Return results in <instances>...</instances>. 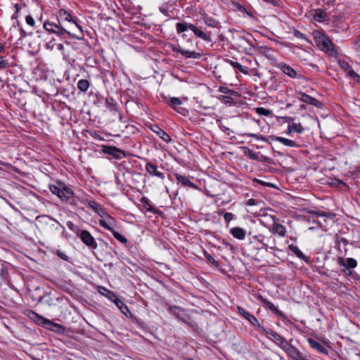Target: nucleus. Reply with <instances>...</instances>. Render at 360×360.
<instances>
[{"label":"nucleus","instance_id":"nucleus-9","mask_svg":"<svg viewBox=\"0 0 360 360\" xmlns=\"http://www.w3.org/2000/svg\"><path fill=\"white\" fill-rule=\"evenodd\" d=\"M102 152L105 154L112 155L116 160H120L127 156V153L115 146H103Z\"/></svg>","mask_w":360,"mask_h":360},{"label":"nucleus","instance_id":"nucleus-63","mask_svg":"<svg viewBox=\"0 0 360 360\" xmlns=\"http://www.w3.org/2000/svg\"><path fill=\"white\" fill-rule=\"evenodd\" d=\"M262 247L261 248H264L266 250H267L268 248H270L271 250H274L275 249V245L269 247L266 243H264V241L263 242V243H262Z\"/></svg>","mask_w":360,"mask_h":360},{"label":"nucleus","instance_id":"nucleus-46","mask_svg":"<svg viewBox=\"0 0 360 360\" xmlns=\"http://www.w3.org/2000/svg\"><path fill=\"white\" fill-rule=\"evenodd\" d=\"M219 99L226 103H231L233 101V98L229 96L221 95L219 96Z\"/></svg>","mask_w":360,"mask_h":360},{"label":"nucleus","instance_id":"nucleus-38","mask_svg":"<svg viewBox=\"0 0 360 360\" xmlns=\"http://www.w3.org/2000/svg\"><path fill=\"white\" fill-rule=\"evenodd\" d=\"M111 233H112L113 236L120 243L123 244H126L127 243V239L117 231L113 230Z\"/></svg>","mask_w":360,"mask_h":360},{"label":"nucleus","instance_id":"nucleus-12","mask_svg":"<svg viewBox=\"0 0 360 360\" xmlns=\"http://www.w3.org/2000/svg\"><path fill=\"white\" fill-rule=\"evenodd\" d=\"M173 51L176 53H181L183 56L187 58L198 59L202 56L200 53H197L193 51L185 50L180 46H174L173 48Z\"/></svg>","mask_w":360,"mask_h":360},{"label":"nucleus","instance_id":"nucleus-19","mask_svg":"<svg viewBox=\"0 0 360 360\" xmlns=\"http://www.w3.org/2000/svg\"><path fill=\"white\" fill-rule=\"evenodd\" d=\"M277 68H279L283 73L291 78H295L297 77V72L286 63H280L277 65Z\"/></svg>","mask_w":360,"mask_h":360},{"label":"nucleus","instance_id":"nucleus-61","mask_svg":"<svg viewBox=\"0 0 360 360\" xmlns=\"http://www.w3.org/2000/svg\"><path fill=\"white\" fill-rule=\"evenodd\" d=\"M20 39L25 38L27 36V32L21 27L20 29Z\"/></svg>","mask_w":360,"mask_h":360},{"label":"nucleus","instance_id":"nucleus-44","mask_svg":"<svg viewBox=\"0 0 360 360\" xmlns=\"http://www.w3.org/2000/svg\"><path fill=\"white\" fill-rule=\"evenodd\" d=\"M205 256L207 258V259L209 261L210 263L212 264L213 265L217 266H218V262H217L214 258L207 252L205 253Z\"/></svg>","mask_w":360,"mask_h":360},{"label":"nucleus","instance_id":"nucleus-24","mask_svg":"<svg viewBox=\"0 0 360 360\" xmlns=\"http://www.w3.org/2000/svg\"><path fill=\"white\" fill-rule=\"evenodd\" d=\"M167 104L172 108L174 110L184 115V113L182 112L183 110H185L184 108H178V106L182 104V101L181 98L177 97H172L169 98V101L167 102Z\"/></svg>","mask_w":360,"mask_h":360},{"label":"nucleus","instance_id":"nucleus-26","mask_svg":"<svg viewBox=\"0 0 360 360\" xmlns=\"http://www.w3.org/2000/svg\"><path fill=\"white\" fill-rule=\"evenodd\" d=\"M230 233L238 240H243L245 238V230L240 227H233L230 229Z\"/></svg>","mask_w":360,"mask_h":360},{"label":"nucleus","instance_id":"nucleus-17","mask_svg":"<svg viewBox=\"0 0 360 360\" xmlns=\"http://www.w3.org/2000/svg\"><path fill=\"white\" fill-rule=\"evenodd\" d=\"M88 205L90 208H91L96 213H97L100 217H103L104 216H107L110 219H112L111 217H110L105 210L101 206L98 202L94 200H90L88 202Z\"/></svg>","mask_w":360,"mask_h":360},{"label":"nucleus","instance_id":"nucleus-5","mask_svg":"<svg viewBox=\"0 0 360 360\" xmlns=\"http://www.w3.org/2000/svg\"><path fill=\"white\" fill-rule=\"evenodd\" d=\"M242 135L243 136H247L248 137H252V138H255L257 140H261V141H264V142H266L268 141V139H269L271 141H278V142L282 143L285 146H290V147H297L298 146L297 144V143L295 141H292V140L288 139H285V138H283V137H281V136H274V135L270 136H269V138H266V137H265L264 136H262V135H258V134H253V133H245V134H243Z\"/></svg>","mask_w":360,"mask_h":360},{"label":"nucleus","instance_id":"nucleus-6","mask_svg":"<svg viewBox=\"0 0 360 360\" xmlns=\"http://www.w3.org/2000/svg\"><path fill=\"white\" fill-rule=\"evenodd\" d=\"M314 39L317 45L323 51L333 54L334 52V44L328 36L318 32L315 34Z\"/></svg>","mask_w":360,"mask_h":360},{"label":"nucleus","instance_id":"nucleus-52","mask_svg":"<svg viewBox=\"0 0 360 360\" xmlns=\"http://www.w3.org/2000/svg\"><path fill=\"white\" fill-rule=\"evenodd\" d=\"M25 20H26V22L29 25H30L31 27H34V26L35 20H34V18L31 15H27L26 18H25Z\"/></svg>","mask_w":360,"mask_h":360},{"label":"nucleus","instance_id":"nucleus-56","mask_svg":"<svg viewBox=\"0 0 360 360\" xmlns=\"http://www.w3.org/2000/svg\"><path fill=\"white\" fill-rule=\"evenodd\" d=\"M253 238L257 240L261 244L263 243V242L264 241V236L260 234L253 236Z\"/></svg>","mask_w":360,"mask_h":360},{"label":"nucleus","instance_id":"nucleus-18","mask_svg":"<svg viewBox=\"0 0 360 360\" xmlns=\"http://www.w3.org/2000/svg\"><path fill=\"white\" fill-rule=\"evenodd\" d=\"M150 129L165 142L169 143L172 141L169 135L167 134L163 129H162L159 126L153 124L150 127Z\"/></svg>","mask_w":360,"mask_h":360},{"label":"nucleus","instance_id":"nucleus-33","mask_svg":"<svg viewBox=\"0 0 360 360\" xmlns=\"http://www.w3.org/2000/svg\"><path fill=\"white\" fill-rule=\"evenodd\" d=\"M78 89L82 92H86L90 86V82L87 79H79L77 84Z\"/></svg>","mask_w":360,"mask_h":360},{"label":"nucleus","instance_id":"nucleus-1","mask_svg":"<svg viewBox=\"0 0 360 360\" xmlns=\"http://www.w3.org/2000/svg\"><path fill=\"white\" fill-rule=\"evenodd\" d=\"M49 189L52 193L56 195L62 200H65L71 204L73 202V191L60 181L57 182L56 184L50 185Z\"/></svg>","mask_w":360,"mask_h":360},{"label":"nucleus","instance_id":"nucleus-31","mask_svg":"<svg viewBox=\"0 0 360 360\" xmlns=\"http://www.w3.org/2000/svg\"><path fill=\"white\" fill-rule=\"evenodd\" d=\"M288 248L292 251L298 258L304 261L307 260V257L303 254V252L298 248V247L294 245H290Z\"/></svg>","mask_w":360,"mask_h":360},{"label":"nucleus","instance_id":"nucleus-64","mask_svg":"<svg viewBox=\"0 0 360 360\" xmlns=\"http://www.w3.org/2000/svg\"><path fill=\"white\" fill-rule=\"evenodd\" d=\"M217 214H218V215H219V216H221V215H223V216H224V214H225L226 212H224V210L220 209V210H217Z\"/></svg>","mask_w":360,"mask_h":360},{"label":"nucleus","instance_id":"nucleus-28","mask_svg":"<svg viewBox=\"0 0 360 360\" xmlns=\"http://www.w3.org/2000/svg\"><path fill=\"white\" fill-rule=\"evenodd\" d=\"M226 62L229 64H230L233 68L238 70L240 72L245 75H248V68L241 65L239 63L233 61L229 59H226Z\"/></svg>","mask_w":360,"mask_h":360},{"label":"nucleus","instance_id":"nucleus-13","mask_svg":"<svg viewBox=\"0 0 360 360\" xmlns=\"http://www.w3.org/2000/svg\"><path fill=\"white\" fill-rule=\"evenodd\" d=\"M174 176H175L178 184H181V186H188V187H190V188L195 189V190H199L198 186L196 184H195L194 183L191 182L189 180L188 176H186L185 175L180 174L179 173H175Z\"/></svg>","mask_w":360,"mask_h":360},{"label":"nucleus","instance_id":"nucleus-40","mask_svg":"<svg viewBox=\"0 0 360 360\" xmlns=\"http://www.w3.org/2000/svg\"><path fill=\"white\" fill-rule=\"evenodd\" d=\"M291 128L292 129L293 132L302 133L304 131V127L302 126L300 123H292L290 124Z\"/></svg>","mask_w":360,"mask_h":360},{"label":"nucleus","instance_id":"nucleus-43","mask_svg":"<svg viewBox=\"0 0 360 360\" xmlns=\"http://www.w3.org/2000/svg\"><path fill=\"white\" fill-rule=\"evenodd\" d=\"M99 224L101 226L110 232H112L114 230L108 224V223L105 220L100 219Z\"/></svg>","mask_w":360,"mask_h":360},{"label":"nucleus","instance_id":"nucleus-35","mask_svg":"<svg viewBox=\"0 0 360 360\" xmlns=\"http://www.w3.org/2000/svg\"><path fill=\"white\" fill-rule=\"evenodd\" d=\"M292 341V339H290L289 341H288L284 337L282 336L281 338H279V340L276 341L275 344L284 351Z\"/></svg>","mask_w":360,"mask_h":360},{"label":"nucleus","instance_id":"nucleus-36","mask_svg":"<svg viewBox=\"0 0 360 360\" xmlns=\"http://www.w3.org/2000/svg\"><path fill=\"white\" fill-rule=\"evenodd\" d=\"M203 20L207 26L211 27H217L219 25V22L211 17L205 16Z\"/></svg>","mask_w":360,"mask_h":360},{"label":"nucleus","instance_id":"nucleus-55","mask_svg":"<svg viewBox=\"0 0 360 360\" xmlns=\"http://www.w3.org/2000/svg\"><path fill=\"white\" fill-rule=\"evenodd\" d=\"M116 305L121 309V311L124 313L122 308L124 307L125 309L128 310V307L125 305L122 301L117 300L115 302Z\"/></svg>","mask_w":360,"mask_h":360},{"label":"nucleus","instance_id":"nucleus-8","mask_svg":"<svg viewBox=\"0 0 360 360\" xmlns=\"http://www.w3.org/2000/svg\"><path fill=\"white\" fill-rule=\"evenodd\" d=\"M76 234L88 248L93 250L97 248V243L89 231L77 229Z\"/></svg>","mask_w":360,"mask_h":360},{"label":"nucleus","instance_id":"nucleus-45","mask_svg":"<svg viewBox=\"0 0 360 360\" xmlns=\"http://www.w3.org/2000/svg\"><path fill=\"white\" fill-rule=\"evenodd\" d=\"M9 66V63L7 59H6L4 57L0 56V68H6Z\"/></svg>","mask_w":360,"mask_h":360},{"label":"nucleus","instance_id":"nucleus-34","mask_svg":"<svg viewBox=\"0 0 360 360\" xmlns=\"http://www.w3.org/2000/svg\"><path fill=\"white\" fill-rule=\"evenodd\" d=\"M219 91L226 94H230L231 96L234 97L240 96V94L238 91L230 89L228 87L224 86H219Z\"/></svg>","mask_w":360,"mask_h":360},{"label":"nucleus","instance_id":"nucleus-23","mask_svg":"<svg viewBox=\"0 0 360 360\" xmlns=\"http://www.w3.org/2000/svg\"><path fill=\"white\" fill-rule=\"evenodd\" d=\"M191 30L198 37L201 38L204 41L207 42L212 41V39L210 38V32H205L194 25H193Z\"/></svg>","mask_w":360,"mask_h":360},{"label":"nucleus","instance_id":"nucleus-60","mask_svg":"<svg viewBox=\"0 0 360 360\" xmlns=\"http://www.w3.org/2000/svg\"><path fill=\"white\" fill-rule=\"evenodd\" d=\"M159 98L167 103L169 98H167L163 93L160 94Z\"/></svg>","mask_w":360,"mask_h":360},{"label":"nucleus","instance_id":"nucleus-51","mask_svg":"<svg viewBox=\"0 0 360 360\" xmlns=\"http://www.w3.org/2000/svg\"><path fill=\"white\" fill-rule=\"evenodd\" d=\"M56 254L62 259L65 260V261H68L69 259V257L68 256L63 252H62L61 250H58L56 252Z\"/></svg>","mask_w":360,"mask_h":360},{"label":"nucleus","instance_id":"nucleus-32","mask_svg":"<svg viewBox=\"0 0 360 360\" xmlns=\"http://www.w3.org/2000/svg\"><path fill=\"white\" fill-rule=\"evenodd\" d=\"M257 51L259 53L262 54L267 58H269V59L273 58V56L271 54V51H272L271 49H270L267 46H262L257 47Z\"/></svg>","mask_w":360,"mask_h":360},{"label":"nucleus","instance_id":"nucleus-25","mask_svg":"<svg viewBox=\"0 0 360 360\" xmlns=\"http://www.w3.org/2000/svg\"><path fill=\"white\" fill-rule=\"evenodd\" d=\"M260 330L263 333H264L267 336V338H269L271 340H272L274 343L276 342V341L279 340V338H281L282 337L278 333H276L272 330H270V329H266L264 327H261Z\"/></svg>","mask_w":360,"mask_h":360},{"label":"nucleus","instance_id":"nucleus-50","mask_svg":"<svg viewBox=\"0 0 360 360\" xmlns=\"http://www.w3.org/2000/svg\"><path fill=\"white\" fill-rule=\"evenodd\" d=\"M264 2L271 4L274 6L280 7L282 5V2L280 0H263Z\"/></svg>","mask_w":360,"mask_h":360},{"label":"nucleus","instance_id":"nucleus-58","mask_svg":"<svg viewBox=\"0 0 360 360\" xmlns=\"http://www.w3.org/2000/svg\"><path fill=\"white\" fill-rule=\"evenodd\" d=\"M317 214L319 216V217H330L331 219H332V214H330V213H326L323 211H321V212H317Z\"/></svg>","mask_w":360,"mask_h":360},{"label":"nucleus","instance_id":"nucleus-20","mask_svg":"<svg viewBox=\"0 0 360 360\" xmlns=\"http://www.w3.org/2000/svg\"><path fill=\"white\" fill-rule=\"evenodd\" d=\"M60 16L61 18H63L65 20L74 23L76 27L79 30L80 36L83 38L84 34L82 26L79 25L75 20H73L72 15L68 11H66L65 10H60Z\"/></svg>","mask_w":360,"mask_h":360},{"label":"nucleus","instance_id":"nucleus-3","mask_svg":"<svg viewBox=\"0 0 360 360\" xmlns=\"http://www.w3.org/2000/svg\"><path fill=\"white\" fill-rule=\"evenodd\" d=\"M43 27L48 33L55 34L58 37H63L65 34H66L68 36H70V38L72 39H76L78 40L82 39L81 36L73 34L70 31L63 27V26L58 25L55 22H51L49 20H46L44 22Z\"/></svg>","mask_w":360,"mask_h":360},{"label":"nucleus","instance_id":"nucleus-39","mask_svg":"<svg viewBox=\"0 0 360 360\" xmlns=\"http://www.w3.org/2000/svg\"><path fill=\"white\" fill-rule=\"evenodd\" d=\"M347 75L354 79L360 85V75L356 74L353 70H349Z\"/></svg>","mask_w":360,"mask_h":360},{"label":"nucleus","instance_id":"nucleus-62","mask_svg":"<svg viewBox=\"0 0 360 360\" xmlns=\"http://www.w3.org/2000/svg\"><path fill=\"white\" fill-rule=\"evenodd\" d=\"M160 11L162 14H164L165 16H169V11H168V10H167V9H166V8H163V7H160Z\"/></svg>","mask_w":360,"mask_h":360},{"label":"nucleus","instance_id":"nucleus-54","mask_svg":"<svg viewBox=\"0 0 360 360\" xmlns=\"http://www.w3.org/2000/svg\"><path fill=\"white\" fill-rule=\"evenodd\" d=\"M247 154L252 160H257V155L256 153L254 152L253 150H250V149H248Z\"/></svg>","mask_w":360,"mask_h":360},{"label":"nucleus","instance_id":"nucleus-14","mask_svg":"<svg viewBox=\"0 0 360 360\" xmlns=\"http://www.w3.org/2000/svg\"><path fill=\"white\" fill-rule=\"evenodd\" d=\"M237 310L238 314L245 319H246L252 325L257 326L261 329L262 326H260L257 318L254 315H252L250 313L245 311L241 307H238Z\"/></svg>","mask_w":360,"mask_h":360},{"label":"nucleus","instance_id":"nucleus-7","mask_svg":"<svg viewBox=\"0 0 360 360\" xmlns=\"http://www.w3.org/2000/svg\"><path fill=\"white\" fill-rule=\"evenodd\" d=\"M184 311H185L184 309H183L182 307H179V306L168 305V307H167V311L169 312V314L175 316L179 321L186 323L188 326L193 328H197L198 326H197L196 323H195L194 321H189L185 319L182 316L181 313L184 312Z\"/></svg>","mask_w":360,"mask_h":360},{"label":"nucleus","instance_id":"nucleus-37","mask_svg":"<svg viewBox=\"0 0 360 360\" xmlns=\"http://www.w3.org/2000/svg\"><path fill=\"white\" fill-rule=\"evenodd\" d=\"M105 105L110 110H114L115 107L117 105V102L113 98L109 96L105 98Z\"/></svg>","mask_w":360,"mask_h":360},{"label":"nucleus","instance_id":"nucleus-59","mask_svg":"<svg viewBox=\"0 0 360 360\" xmlns=\"http://www.w3.org/2000/svg\"><path fill=\"white\" fill-rule=\"evenodd\" d=\"M67 226H68V227L70 230H72V231H75V233H76V232H77V230L76 231V230L75 229V224H74L72 221H68V222L67 223Z\"/></svg>","mask_w":360,"mask_h":360},{"label":"nucleus","instance_id":"nucleus-4","mask_svg":"<svg viewBox=\"0 0 360 360\" xmlns=\"http://www.w3.org/2000/svg\"><path fill=\"white\" fill-rule=\"evenodd\" d=\"M28 316L37 324L42 326L49 330H51L56 332H60L65 329L64 327H63L60 324L53 323L51 321L41 316V315H39L34 311H30Z\"/></svg>","mask_w":360,"mask_h":360},{"label":"nucleus","instance_id":"nucleus-22","mask_svg":"<svg viewBox=\"0 0 360 360\" xmlns=\"http://www.w3.org/2000/svg\"><path fill=\"white\" fill-rule=\"evenodd\" d=\"M314 19L319 22H323L328 20L327 13L323 9H316L313 11Z\"/></svg>","mask_w":360,"mask_h":360},{"label":"nucleus","instance_id":"nucleus-10","mask_svg":"<svg viewBox=\"0 0 360 360\" xmlns=\"http://www.w3.org/2000/svg\"><path fill=\"white\" fill-rule=\"evenodd\" d=\"M298 94V99L305 103H307L309 105H311L313 106H315L316 108H321L322 103L318 101L316 98L307 94L304 92H299Z\"/></svg>","mask_w":360,"mask_h":360},{"label":"nucleus","instance_id":"nucleus-27","mask_svg":"<svg viewBox=\"0 0 360 360\" xmlns=\"http://www.w3.org/2000/svg\"><path fill=\"white\" fill-rule=\"evenodd\" d=\"M271 231L274 234H278V236L283 237L285 235L286 229L285 227L282 224H280L274 221V223L272 225Z\"/></svg>","mask_w":360,"mask_h":360},{"label":"nucleus","instance_id":"nucleus-2","mask_svg":"<svg viewBox=\"0 0 360 360\" xmlns=\"http://www.w3.org/2000/svg\"><path fill=\"white\" fill-rule=\"evenodd\" d=\"M338 266L340 267V271L345 277L354 278L356 274L354 269L357 266L358 262L354 258L338 257L337 259Z\"/></svg>","mask_w":360,"mask_h":360},{"label":"nucleus","instance_id":"nucleus-29","mask_svg":"<svg viewBox=\"0 0 360 360\" xmlns=\"http://www.w3.org/2000/svg\"><path fill=\"white\" fill-rule=\"evenodd\" d=\"M193 24H189L186 22H178L176 25V30L178 34H181L188 30H192Z\"/></svg>","mask_w":360,"mask_h":360},{"label":"nucleus","instance_id":"nucleus-53","mask_svg":"<svg viewBox=\"0 0 360 360\" xmlns=\"http://www.w3.org/2000/svg\"><path fill=\"white\" fill-rule=\"evenodd\" d=\"M294 35L297 38H299V39H304V40L307 39L306 36L303 33L300 32V31H298L297 30L294 31Z\"/></svg>","mask_w":360,"mask_h":360},{"label":"nucleus","instance_id":"nucleus-15","mask_svg":"<svg viewBox=\"0 0 360 360\" xmlns=\"http://www.w3.org/2000/svg\"><path fill=\"white\" fill-rule=\"evenodd\" d=\"M258 300H259L264 304V307L268 308L273 313L276 314L277 316L280 317H284L283 313L278 309L276 306L271 302H269L266 298H264L262 295L258 296Z\"/></svg>","mask_w":360,"mask_h":360},{"label":"nucleus","instance_id":"nucleus-11","mask_svg":"<svg viewBox=\"0 0 360 360\" xmlns=\"http://www.w3.org/2000/svg\"><path fill=\"white\" fill-rule=\"evenodd\" d=\"M284 352L290 357L292 360H304L302 353L291 342L285 349Z\"/></svg>","mask_w":360,"mask_h":360},{"label":"nucleus","instance_id":"nucleus-49","mask_svg":"<svg viewBox=\"0 0 360 360\" xmlns=\"http://www.w3.org/2000/svg\"><path fill=\"white\" fill-rule=\"evenodd\" d=\"M236 9L240 11V13H247L249 15H251L250 13H249L248 11H247V9L243 6H242L241 4L237 3L236 4Z\"/></svg>","mask_w":360,"mask_h":360},{"label":"nucleus","instance_id":"nucleus-16","mask_svg":"<svg viewBox=\"0 0 360 360\" xmlns=\"http://www.w3.org/2000/svg\"><path fill=\"white\" fill-rule=\"evenodd\" d=\"M146 170L152 176H155L162 180L165 179L164 173L158 171V167L151 162H148L146 165Z\"/></svg>","mask_w":360,"mask_h":360},{"label":"nucleus","instance_id":"nucleus-30","mask_svg":"<svg viewBox=\"0 0 360 360\" xmlns=\"http://www.w3.org/2000/svg\"><path fill=\"white\" fill-rule=\"evenodd\" d=\"M141 202L143 204V207L145 210L148 212L155 213L156 210L152 206L150 200L146 197H142Z\"/></svg>","mask_w":360,"mask_h":360},{"label":"nucleus","instance_id":"nucleus-47","mask_svg":"<svg viewBox=\"0 0 360 360\" xmlns=\"http://www.w3.org/2000/svg\"><path fill=\"white\" fill-rule=\"evenodd\" d=\"M340 65L342 70H344L345 71H347V72H349V70H352L349 63L345 61H340Z\"/></svg>","mask_w":360,"mask_h":360},{"label":"nucleus","instance_id":"nucleus-42","mask_svg":"<svg viewBox=\"0 0 360 360\" xmlns=\"http://www.w3.org/2000/svg\"><path fill=\"white\" fill-rule=\"evenodd\" d=\"M341 243H342L345 246L349 243L346 238L336 236L335 245L339 247Z\"/></svg>","mask_w":360,"mask_h":360},{"label":"nucleus","instance_id":"nucleus-21","mask_svg":"<svg viewBox=\"0 0 360 360\" xmlns=\"http://www.w3.org/2000/svg\"><path fill=\"white\" fill-rule=\"evenodd\" d=\"M307 342L309 344L310 347L316 350L318 352L326 355L328 354V349L316 340L312 338H308Z\"/></svg>","mask_w":360,"mask_h":360},{"label":"nucleus","instance_id":"nucleus-41","mask_svg":"<svg viewBox=\"0 0 360 360\" xmlns=\"http://www.w3.org/2000/svg\"><path fill=\"white\" fill-rule=\"evenodd\" d=\"M224 218L226 223V227H227L229 222L235 219V215L231 212H226L225 214H224Z\"/></svg>","mask_w":360,"mask_h":360},{"label":"nucleus","instance_id":"nucleus-48","mask_svg":"<svg viewBox=\"0 0 360 360\" xmlns=\"http://www.w3.org/2000/svg\"><path fill=\"white\" fill-rule=\"evenodd\" d=\"M14 8H15V13H13V15H12L11 18L13 20V19H18V15H19V11L21 8V6L20 5L18 4H15L14 5Z\"/></svg>","mask_w":360,"mask_h":360},{"label":"nucleus","instance_id":"nucleus-57","mask_svg":"<svg viewBox=\"0 0 360 360\" xmlns=\"http://www.w3.org/2000/svg\"><path fill=\"white\" fill-rule=\"evenodd\" d=\"M354 46H355L356 50L360 51V35L356 39V41L354 42Z\"/></svg>","mask_w":360,"mask_h":360}]
</instances>
